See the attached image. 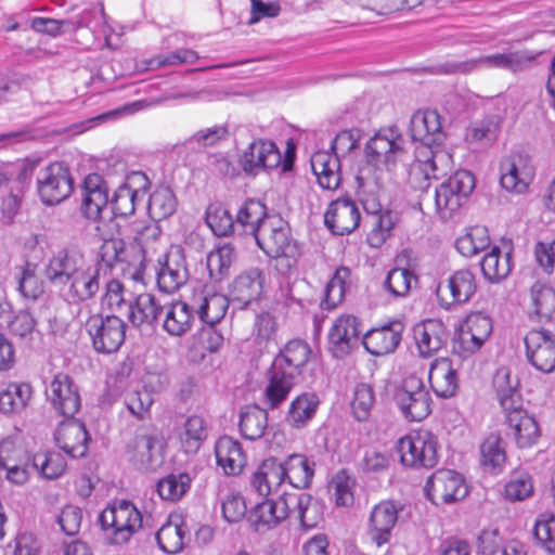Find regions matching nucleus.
I'll use <instances>...</instances> for the list:
<instances>
[{
  "mask_svg": "<svg viewBox=\"0 0 555 555\" xmlns=\"http://www.w3.org/2000/svg\"><path fill=\"white\" fill-rule=\"evenodd\" d=\"M403 153L404 139L395 126L380 129L366 142V163L356 177L363 208L369 211L379 209L385 172L396 167Z\"/></svg>",
  "mask_w": 555,
  "mask_h": 555,
  "instance_id": "1",
  "label": "nucleus"
},
{
  "mask_svg": "<svg viewBox=\"0 0 555 555\" xmlns=\"http://www.w3.org/2000/svg\"><path fill=\"white\" fill-rule=\"evenodd\" d=\"M410 132L414 141H420L424 147L417 152L415 168L426 179H438L444 172L442 164L450 160V155L441 151H434V145H440L446 133L442 117L436 109H420L415 112L410 121Z\"/></svg>",
  "mask_w": 555,
  "mask_h": 555,
  "instance_id": "2",
  "label": "nucleus"
},
{
  "mask_svg": "<svg viewBox=\"0 0 555 555\" xmlns=\"http://www.w3.org/2000/svg\"><path fill=\"white\" fill-rule=\"evenodd\" d=\"M254 237L258 247L275 259V268L282 275L291 274L297 268L300 248L291 236L288 223L280 216L267 218Z\"/></svg>",
  "mask_w": 555,
  "mask_h": 555,
  "instance_id": "3",
  "label": "nucleus"
},
{
  "mask_svg": "<svg viewBox=\"0 0 555 555\" xmlns=\"http://www.w3.org/2000/svg\"><path fill=\"white\" fill-rule=\"evenodd\" d=\"M392 402L406 422H422L431 413L433 399L423 378L408 374L389 388Z\"/></svg>",
  "mask_w": 555,
  "mask_h": 555,
  "instance_id": "4",
  "label": "nucleus"
},
{
  "mask_svg": "<svg viewBox=\"0 0 555 555\" xmlns=\"http://www.w3.org/2000/svg\"><path fill=\"white\" fill-rule=\"evenodd\" d=\"M400 463L408 468L430 469L439 461L438 437L426 428L411 430L401 437L396 444Z\"/></svg>",
  "mask_w": 555,
  "mask_h": 555,
  "instance_id": "5",
  "label": "nucleus"
},
{
  "mask_svg": "<svg viewBox=\"0 0 555 555\" xmlns=\"http://www.w3.org/2000/svg\"><path fill=\"white\" fill-rule=\"evenodd\" d=\"M139 511L129 501L121 500L107 506L99 515V522L111 544H124L137 529Z\"/></svg>",
  "mask_w": 555,
  "mask_h": 555,
  "instance_id": "6",
  "label": "nucleus"
},
{
  "mask_svg": "<svg viewBox=\"0 0 555 555\" xmlns=\"http://www.w3.org/2000/svg\"><path fill=\"white\" fill-rule=\"evenodd\" d=\"M475 189V177L467 170H457L442 182L435 193V204L442 219L451 218Z\"/></svg>",
  "mask_w": 555,
  "mask_h": 555,
  "instance_id": "7",
  "label": "nucleus"
},
{
  "mask_svg": "<svg viewBox=\"0 0 555 555\" xmlns=\"http://www.w3.org/2000/svg\"><path fill=\"white\" fill-rule=\"evenodd\" d=\"M177 208V198L169 186L160 185L156 188L150 195L147 202V215L155 222L152 227H146L141 230V236H144L146 242L144 246L141 245V274L146 268V263L151 261L149 256L147 240H156L160 235L157 222L171 216Z\"/></svg>",
  "mask_w": 555,
  "mask_h": 555,
  "instance_id": "8",
  "label": "nucleus"
},
{
  "mask_svg": "<svg viewBox=\"0 0 555 555\" xmlns=\"http://www.w3.org/2000/svg\"><path fill=\"white\" fill-rule=\"evenodd\" d=\"M37 191L44 205L53 206L66 199L73 191V180L63 163L54 162L37 176Z\"/></svg>",
  "mask_w": 555,
  "mask_h": 555,
  "instance_id": "9",
  "label": "nucleus"
},
{
  "mask_svg": "<svg viewBox=\"0 0 555 555\" xmlns=\"http://www.w3.org/2000/svg\"><path fill=\"white\" fill-rule=\"evenodd\" d=\"M476 291L475 274L468 269H461L438 283L436 295L441 308L452 310L468 302Z\"/></svg>",
  "mask_w": 555,
  "mask_h": 555,
  "instance_id": "10",
  "label": "nucleus"
},
{
  "mask_svg": "<svg viewBox=\"0 0 555 555\" xmlns=\"http://www.w3.org/2000/svg\"><path fill=\"white\" fill-rule=\"evenodd\" d=\"M424 491L429 501L440 505L463 500L468 488L461 474L451 469H438L427 479Z\"/></svg>",
  "mask_w": 555,
  "mask_h": 555,
  "instance_id": "11",
  "label": "nucleus"
},
{
  "mask_svg": "<svg viewBox=\"0 0 555 555\" xmlns=\"http://www.w3.org/2000/svg\"><path fill=\"white\" fill-rule=\"evenodd\" d=\"M492 320L482 312H473L466 317L453 344V349L462 358L480 350L492 333Z\"/></svg>",
  "mask_w": 555,
  "mask_h": 555,
  "instance_id": "12",
  "label": "nucleus"
},
{
  "mask_svg": "<svg viewBox=\"0 0 555 555\" xmlns=\"http://www.w3.org/2000/svg\"><path fill=\"white\" fill-rule=\"evenodd\" d=\"M87 330L93 348L101 353L117 351L126 338V324L116 315H92L87 321Z\"/></svg>",
  "mask_w": 555,
  "mask_h": 555,
  "instance_id": "13",
  "label": "nucleus"
},
{
  "mask_svg": "<svg viewBox=\"0 0 555 555\" xmlns=\"http://www.w3.org/2000/svg\"><path fill=\"white\" fill-rule=\"evenodd\" d=\"M525 356L534 370L551 374L555 371V334L548 330L529 331L525 338Z\"/></svg>",
  "mask_w": 555,
  "mask_h": 555,
  "instance_id": "14",
  "label": "nucleus"
},
{
  "mask_svg": "<svg viewBox=\"0 0 555 555\" xmlns=\"http://www.w3.org/2000/svg\"><path fill=\"white\" fill-rule=\"evenodd\" d=\"M155 272L162 292L170 294L183 286L190 275L183 249L180 246H171L163 258L157 259Z\"/></svg>",
  "mask_w": 555,
  "mask_h": 555,
  "instance_id": "15",
  "label": "nucleus"
},
{
  "mask_svg": "<svg viewBox=\"0 0 555 555\" xmlns=\"http://www.w3.org/2000/svg\"><path fill=\"white\" fill-rule=\"evenodd\" d=\"M501 185L512 192L524 193L534 178V166L529 156L512 153L500 164Z\"/></svg>",
  "mask_w": 555,
  "mask_h": 555,
  "instance_id": "16",
  "label": "nucleus"
},
{
  "mask_svg": "<svg viewBox=\"0 0 555 555\" xmlns=\"http://www.w3.org/2000/svg\"><path fill=\"white\" fill-rule=\"evenodd\" d=\"M503 412L507 426L506 434L513 438L518 448H531L539 441L541 437L539 423L522 408L521 403Z\"/></svg>",
  "mask_w": 555,
  "mask_h": 555,
  "instance_id": "17",
  "label": "nucleus"
},
{
  "mask_svg": "<svg viewBox=\"0 0 555 555\" xmlns=\"http://www.w3.org/2000/svg\"><path fill=\"white\" fill-rule=\"evenodd\" d=\"M46 395L53 409L65 417H73L80 408L78 389L66 374H56L47 387Z\"/></svg>",
  "mask_w": 555,
  "mask_h": 555,
  "instance_id": "18",
  "label": "nucleus"
},
{
  "mask_svg": "<svg viewBox=\"0 0 555 555\" xmlns=\"http://www.w3.org/2000/svg\"><path fill=\"white\" fill-rule=\"evenodd\" d=\"M361 322L356 315L341 314L333 323L328 332V344L333 354L343 358L359 343Z\"/></svg>",
  "mask_w": 555,
  "mask_h": 555,
  "instance_id": "19",
  "label": "nucleus"
},
{
  "mask_svg": "<svg viewBox=\"0 0 555 555\" xmlns=\"http://www.w3.org/2000/svg\"><path fill=\"white\" fill-rule=\"evenodd\" d=\"M86 260L78 249L61 248L49 258L44 274L52 284L65 286Z\"/></svg>",
  "mask_w": 555,
  "mask_h": 555,
  "instance_id": "20",
  "label": "nucleus"
},
{
  "mask_svg": "<svg viewBox=\"0 0 555 555\" xmlns=\"http://www.w3.org/2000/svg\"><path fill=\"white\" fill-rule=\"evenodd\" d=\"M360 220L358 205L346 197L333 201L324 215L325 225L335 235L350 234L359 227Z\"/></svg>",
  "mask_w": 555,
  "mask_h": 555,
  "instance_id": "21",
  "label": "nucleus"
},
{
  "mask_svg": "<svg viewBox=\"0 0 555 555\" xmlns=\"http://www.w3.org/2000/svg\"><path fill=\"white\" fill-rule=\"evenodd\" d=\"M282 160L281 152L276 144L267 139L253 141L241 157V164L245 172L257 173L261 169L276 168Z\"/></svg>",
  "mask_w": 555,
  "mask_h": 555,
  "instance_id": "22",
  "label": "nucleus"
},
{
  "mask_svg": "<svg viewBox=\"0 0 555 555\" xmlns=\"http://www.w3.org/2000/svg\"><path fill=\"white\" fill-rule=\"evenodd\" d=\"M100 263L86 260L66 285L68 300L81 302L93 298L100 289Z\"/></svg>",
  "mask_w": 555,
  "mask_h": 555,
  "instance_id": "23",
  "label": "nucleus"
},
{
  "mask_svg": "<svg viewBox=\"0 0 555 555\" xmlns=\"http://www.w3.org/2000/svg\"><path fill=\"white\" fill-rule=\"evenodd\" d=\"M413 339L420 357L429 358L439 351L447 341L448 332L443 323L428 319L413 327Z\"/></svg>",
  "mask_w": 555,
  "mask_h": 555,
  "instance_id": "24",
  "label": "nucleus"
},
{
  "mask_svg": "<svg viewBox=\"0 0 555 555\" xmlns=\"http://www.w3.org/2000/svg\"><path fill=\"white\" fill-rule=\"evenodd\" d=\"M291 514L289 502L280 496L278 500L267 499L251 508L248 520L256 531H266L276 527Z\"/></svg>",
  "mask_w": 555,
  "mask_h": 555,
  "instance_id": "25",
  "label": "nucleus"
},
{
  "mask_svg": "<svg viewBox=\"0 0 555 555\" xmlns=\"http://www.w3.org/2000/svg\"><path fill=\"white\" fill-rule=\"evenodd\" d=\"M54 439L57 447L73 457H81L87 453L89 435L85 425L77 420L62 422L55 430Z\"/></svg>",
  "mask_w": 555,
  "mask_h": 555,
  "instance_id": "26",
  "label": "nucleus"
},
{
  "mask_svg": "<svg viewBox=\"0 0 555 555\" xmlns=\"http://www.w3.org/2000/svg\"><path fill=\"white\" fill-rule=\"evenodd\" d=\"M264 274L259 268H250L237 275L230 286L233 301L245 308L257 301L263 292Z\"/></svg>",
  "mask_w": 555,
  "mask_h": 555,
  "instance_id": "27",
  "label": "nucleus"
},
{
  "mask_svg": "<svg viewBox=\"0 0 555 555\" xmlns=\"http://www.w3.org/2000/svg\"><path fill=\"white\" fill-rule=\"evenodd\" d=\"M284 485V470L273 457L262 461L250 477L251 489L263 498L279 493Z\"/></svg>",
  "mask_w": 555,
  "mask_h": 555,
  "instance_id": "28",
  "label": "nucleus"
},
{
  "mask_svg": "<svg viewBox=\"0 0 555 555\" xmlns=\"http://www.w3.org/2000/svg\"><path fill=\"white\" fill-rule=\"evenodd\" d=\"M82 196L83 215L96 221L108 203V189L101 175L90 173L85 178Z\"/></svg>",
  "mask_w": 555,
  "mask_h": 555,
  "instance_id": "29",
  "label": "nucleus"
},
{
  "mask_svg": "<svg viewBox=\"0 0 555 555\" xmlns=\"http://www.w3.org/2000/svg\"><path fill=\"white\" fill-rule=\"evenodd\" d=\"M144 374L141 376V386L147 393V399L144 401L141 398V410L144 405L150 408L154 401L152 395L160 392L168 384V376L165 372V361L158 351H154L153 354L147 352L144 357Z\"/></svg>",
  "mask_w": 555,
  "mask_h": 555,
  "instance_id": "30",
  "label": "nucleus"
},
{
  "mask_svg": "<svg viewBox=\"0 0 555 555\" xmlns=\"http://www.w3.org/2000/svg\"><path fill=\"white\" fill-rule=\"evenodd\" d=\"M428 380L430 388L439 398H451L459 389L457 371L448 358L436 359L430 364Z\"/></svg>",
  "mask_w": 555,
  "mask_h": 555,
  "instance_id": "31",
  "label": "nucleus"
},
{
  "mask_svg": "<svg viewBox=\"0 0 555 555\" xmlns=\"http://www.w3.org/2000/svg\"><path fill=\"white\" fill-rule=\"evenodd\" d=\"M321 400L318 393L305 391L296 396L289 403L285 422L294 429H304L314 420Z\"/></svg>",
  "mask_w": 555,
  "mask_h": 555,
  "instance_id": "32",
  "label": "nucleus"
},
{
  "mask_svg": "<svg viewBox=\"0 0 555 555\" xmlns=\"http://www.w3.org/2000/svg\"><path fill=\"white\" fill-rule=\"evenodd\" d=\"M191 304L198 318L210 326L219 323L229 308L228 297L219 293H195Z\"/></svg>",
  "mask_w": 555,
  "mask_h": 555,
  "instance_id": "33",
  "label": "nucleus"
},
{
  "mask_svg": "<svg viewBox=\"0 0 555 555\" xmlns=\"http://www.w3.org/2000/svg\"><path fill=\"white\" fill-rule=\"evenodd\" d=\"M217 465L228 476L238 475L246 465V455L237 440L220 437L215 444Z\"/></svg>",
  "mask_w": 555,
  "mask_h": 555,
  "instance_id": "34",
  "label": "nucleus"
},
{
  "mask_svg": "<svg viewBox=\"0 0 555 555\" xmlns=\"http://www.w3.org/2000/svg\"><path fill=\"white\" fill-rule=\"evenodd\" d=\"M528 313L533 321L548 322L555 319V289L535 282L529 292Z\"/></svg>",
  "mask_w": 555,
  "mask_h": 555,
  "instance_id": "35",
  "label": "nucleus"
},
{
  "mask_svg": "<svg viewBox=\"0 0 555 555\" xmlns=\"http://www.w3.org/2000/svg\"><path fill=\"white\" fill-rule=\"evenodd\" d=\"M311 168L319 185L324 190H336L341 181L340 159L330 151H318L311 156Z\"/></svg>",
  "mask_w": 555,
  "mask_h": 555,
  "instance_id": "36",
  "label": "nucleus"
},
{
  "mask_svg": "<svg viewBox=\"0 0 555 555\" xmlns=\"http://www.w3.org/2000/svg\"><path fill=\"white\" fill-rule=\"evenodd\" d=\"M299 377L271 364L268 372V384L264 400L269 408H279L288 397Z\"/></svg>",
  "mask_w": 555,
  "mask_h": 555,
  "instance_id": "37",
  "label": "nucleus"
},
{
  "mask_svg": "<svg viewBox=\"0 0 555 555\" xmlns=\"http://www.w3.org/2000/svg\"><path fill=\"white\" fill-rule=\"evenodd\" d=\"M398 520V508L391 501L375 505L370 516V528L377 545L389 541L391 531Z\"/></svg>",
  "mask_w": 555,
  "mask_h": 555,
  "instance_id": "38",
  "label": "nucleus"
},
{
  "mask_svg": "<svg viewBox=\"0 0 555 555\" xmlns=\"http://www.w3.org/2000/svg\"><path fill=\"white\" fill-rule=\"evenodd\" d=\"M310 354L311 349L306 341L294 339L286 344L284 349L274 358L272 364L299 377L302 367L309 361Z\"/></svg>",
  "mask_w": 555,
  "mask_h": 555,
  "instance_id": "39",
  "label": "nucleus"
},
{
  "mask_svg": "<svg viewBox=\"0 0 555 555\" xmlns=\"http://www.w3.org/2000/svg\"><path fill=\"white\" fill-rule=\"evenodd\" d=\"M280 463L284 470L285 483L296 489H306L311 485L314 464H311L305 454L294 453Z\"/></svg>",
  "mask_w": 555,
  "mask_h": 555,
  "instance_id": "40",
  "label": "nucleus"
},
{
  "mask_svg": "<svg viewBox=\"0 0 555 555\" xmlns=\"http://www.w3.org/2000/svg\"><path fill=\"white\" fill-rule=\"evenodd\" d=\"M401 340V332L392 325L370 330L362 339L367 352L373 356H385L393 352Z\"/></svg>",
  "mask_w": 555,
  "mask_h": 555,
  "instance_id": "41",
  "label": "nucleus"
},
{
  "mask_svg": "<svg viewBox=\"0 0 555 555\" xmlns=\"http://www.w3.org/2000/svg\"><path fill=\"white\" fill-rule=\"evenodd\" d=\"M480 463L491 474L503 472L506 463L505 444L499 434L492 433L485 438L480 446Z\"/></svg>",
  "mask_w": 555,
  "mask_h": 555,
  "instance_id": "42",
  "label": "nucleus"
},
{
  "mask_svg": "<svg viewBox=\"0 0 555 555\" xmlns=\"http://www.w3.org/2000/svg\"><path fill=\"white\" fill-rule=\"evenodd\" d=\"M33 397V387L26 382H14L0 391V411L4 414L23 411Z\"/></svg>",
  "mask_w": 555,
  "mask_h": 555,
  "instance_id": "43",
  "label": "nucleus"
},
{
  "mask_svg": "<svg viewBox=\"0 0 555 555\" xmlns=\"http://www.w3.org/2000/svg\"><path fill=\"white\" fill-rule=\"evenodd\" d=\"M38 163L36 158H27L22 163L0 164V188L12 182L11 189L24 191Z\"/></svg>",
  "mask_w": 555,
  "mask_h": 555,
  "instance_id": "44",
  "label": "nucleus"
},
{
  "mask_svg": "<svg viewBox=\"0 0 555 555\" xmlns=\"http://www.w3.org/2000/svg\"><path fill=\"white\" fill-rule=\"evenodd\" d=\"M271 215L267 214V207L260 201L248 199L237 211L236 229L241 228L243 233H249L255 236L267 218Z\"/></svg>",
  "mask_w": 555,
  "mask_h": 555,
  "instance_id": "45",
  "label": "nucleus"
},
{
  "mask_svg": "<svg viewBox=\"0 0 555 555\" xmlns=\"http://www.w3.org/2000/svg\"><path fill=\"white\" fill-rule=\"evenodd\" d=\"M185 529L178 517L170 516L156 532L159 548L167 554H178L184 547Z\"/></svg>",
  "mask_w": 555,
  "mask_h": 555,
  "instance_id": "46",
  "label": "nucleus"
},
{
  "mask_svg": "<svg viewBox=\"0 0 555 555\" xmlns=\"http://www.w3.org/2000/svg\"><path fill=\"white\" fill-rule=\"evenodd\" d=\"M192 304L173 302L167 308L163 321L164 330L172 336H180L191 328L193 321Z\"/></svg>",
  "mask_w": 555,
  "mask_h": 555,
  "instance_id": "47",
  "label": "nucleus"
},
{
  "mask_svg": "<svg viewBox=\"0 0 555 555\" xmlns=\"http://www.w3.org/2000/svg\"><path fill=\"white\" fill-rule=\"evenodd\" d=\"M102 306L108 309L121 312L126 310L128 319L134 323L135 310L139 307V297L127 299L122 284L117 280H112L106 284L105 294L102 297Z\"/></svg>",
  "mask_w": 555,
  "mask_h": 555,
  "instance_id": "48",
  "label": "nucleus"
},
{
  "mask_svg": "<svg viewBox=\"0 0 555 555\" xmlns=\"http://www.w3.org/2000/svg\"><path fill=\"white\" fill-rule=\"evenodd\" d=\"M507 53H498L480 56L463 62L447 63L441 66L444 74H468L478 68H504L508 69Z\"/></svg>",
  "mask_w": 555,
  "mask_h": 555,
  "instance_id": "49",
  "label": "nucleus"
},
{
  "mask_svg": "<svg viewBox=\"0 0 555 555\" xmlns=\"http://www.w3.org/2000/svg\"><path fill=\"white\" fill-rule=\"evenodd\" d=\"M33 469L39 477L47 480L60 478L66 470L65 457L55 451H38L31 455Z\"/></svg>",
  "mask_w": 555,
  "mask_h": 555,
  "instance_id": "50",
  "label": "nucleus"
},
{
  "mask_svg": "<svg viewBox=\"0 0 555 555\" xmlns=\"http://www.w3.org/2000/svg\"><path fill=\"white\" fill-rule=\"evenodd\" d=\"M480 266L486 280L500 282L511 272V254H503L498 246H493L490 251L482 257Z\"/></svg>",
  "mask_w": 555,
  "mask_h": 555,
  "instance_id": "51",
  "label": "nucleus"
},
{
  "mask_svg": "<svg viewBox=\"0 0 555 555\" xmlns=\"http://www.w3.org/2000/svg\"><path fill=\"white\" fill-rule=\"evenodd\" d=\"M517 384V380L512 379L508 369L500 367L496 370L493 376V388L503 411L521 403Z\"/></svg>",
  "mask_w": 555,
  "mask_h": 555,
  "instance_id": "52",
  "label": "nucleus"
},
{
  "mask_svg": "<svg viewBox=\"0 0 555 555\" xmlns=\"http://www.w3.org/2000/svg\"><path fill=\"white\" fill-rule=\"evenodd\" d=\"M364 210L372 215V229L367 234L366 242L373 248H379L390 236L396 219L391 211H382V204L376 211Z\"/></svg>",
  "mask_w": 555,
  "mask_h": 555,
  "instance_id": "53",
  "label": "nucleus"
},
{
  "mask_svg": "<svg viewBox=\"0 0 555 555\" xmlns=\"http://www.w3.org/2000/svg\"><path fill=\"white\" fill-rule=\"evenodd\" d=\"M208 436V424L199 415L189 416L179 433V439L186 452L196 451Z\"/></svg>",
  "mask_w": 555,
  "mask_h": 555,
  "instance_id": "54",
  "label": "nucleus"
},
{
  "mask_svg": "<svg viewBox=\"0 0 555 555\" xmlns=\"http://www.w3.org/2000/svg\"><path fill=\"white\" fill-rule=\"evenodd\" d=\"M268 426V414L257 405L246 406L240 417V430L244 438L256 440L263 436Z\"/></svg>",
  "mask_w": 555,
  "mask_h": 555,
  "instance_id": "55",
  "label": "nucleus"
},
{
  "mask_svg": "<svg viewBox=\"0 0 555 555\" xmlns=\"http://www.w3.org/2000/svg\"><path fill=\"white\" fill-rule=\"evenodd\" d=\"M192 478L186 473L170 474L156 483V491L162 500L177 502L190 490Z\"/></svg>",
  "mask_w": 555,
  "mask_h": 555,
  "instance_id": "56",
  "label": "nucleus"
},
{
  "mask_svg": "<svg viewBox=\"0 0 555 555\" xmlns=\"http://www.w3.org/2000/svg\"><path fill=\"white\" fill-rule=\"evenodd\" d=\"M289 500L295 501V513L304 529H313L322 520V507L310 494L301 493L295 498H289Z\"/></svg>",
  "mask_w": 555,
  "mask_h": 555,
  "instance_id": "57",
  "label": "nucleus"
},
{
  "mask_svg": "<svg viewBox=\"0 0 555 555\" xmlns=\"http://www.w3.org/2000/svg\"><path fill=\"white\" fill-rule=\"evenodd\" d=\"M350 270L346 267L336 269L332 279L324 289V298L321 306L325 309H333L339 305L349 287Z\"/></svg>",
  "mask_w": 555,
  "mask_h": 555,
  "instance_id": "58",
  "label": "nucleus"
},
{
  "mask_svg": "<svg viewBox=\"0 0 555 555\" xmlns=\"http://www.w3.org/2000/svg\"><path fill=\"white\" fill-rule=\"evenodd\" d=\"M206 223L217 236H228L236 231V222L230 211L219 203H212L206 210Z\"/></svg>",
  "mask_w": 555,
  "mask_h": 555,
  "instance_id": "59",
  "label": "nucleus"
},
{
  "mask_svg": "<svg viewBox=\"0 0 555 555\" xmlns=\"http://www.w3.org/2000/svg\"><path fill=\"white\" fill-rule=\"evenodd\" d=\"M489 244L488 230L485 227L476 225L456 240L455 247L464 257H473L486 249Z\"/></svg>",
  "mask_w": 555,
  "mask_h": 555,
  "instance_id": "60",
  "label": "nucleus"
},
{
  "mask_svg": "<svg viewBox=\"0 0 555 555\" xmlns=\"http://www.w3.org/2000/svg\"><path fill=\"white\" fill-rule=\"evenodd\" d=\"M76 24L78 27L89 28L96 38H103L107 47H111V39L108 36L109 27L106 23L105 14L102 8H92L83 10Z\"/></svg>",
  "mask_w": 555,
  "mask_h": 555,
  "instance_id": "61",
  "label": "nucleus"
},
{
  "mask_svg": "<svg viewBox=\"0 0 555 555\" xmlns=\"http://www.w3.org/2000/svg\"><path fill=\"white\" fill-rule=\"evenodd\" d=\"M413 281L416 279L409 269L393 268L388 272L383 285L391 297L399 298L409 294Z\"/></svg>",
  "mask_w": 555,
  "mask_h": 555,
  "instance_id": "62",
  "label": "nucleus"
},
{
  "mask_svg": "<svg viewBox=\"0 0 555 555\" xmlns=\"http://www.w3.org/2000/svg\"><path fill=\"white\" fill-rule=\"evenodd\" d=\"M375 404V393L371 385L360 383L354 387L351 410L353 416L362 422L369 418Z\"/></svg>",
  "mask_w": 555,
  "mask_h": 555,
  "instance_id": "63",
  "label": "nucleus"
},
{
  "mask_svg": "<svg viewBox=\"0 0 555 555\" xmlns=\"http://www.w3.org/2000/svg\"><path fill=\"white\" fill-rule=\"evenodd\" d=\"M353 486V478H351L345 469L335 474L330 483V489L333 491V496L337 506L352 505L354 500Z\"/></svg>",
  "mask_w": 555,
  "mask_h": 555,
  "instance_id": "64",
  "label": "nucleus"
}]
</instances>
